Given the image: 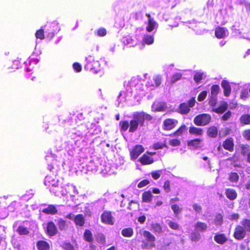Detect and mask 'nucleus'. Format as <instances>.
<instances>
[{
  "label": "nucleus",
  "instance_id": "60",
  "mask_svg": "<svg viewBox=\"0 0 250 250\" xmlns=\"http://www.w3.org/2000/svg\"><path fill=\"white\" fill-rule=\"evenodd\" d=\"M64 248L65 250H74L73 246L69 243L65 244Z\"/></svg>",
  "mask_w": 250,
  "mask_h": 250
},
{
  "label": "nucleus",
  "instance_id": "57",
  "mask_svg": "<svg viewBox=\"0 0 250 250\" xmlns=\"http://www.w3.org/2000/svg\"><path fill=\"white\" fill-rule=\"evenodd\" d=\"M73 67L77 72H80L82 71L81 65L78 62L74 63L73 64Z\"/></svg>",
  "mask_w": 250,
  "mask_h": 250
},
{
  "label": "nucleus",
  "instance_id": "28",
  "mask_svg": "<svg viewBox=\"0 0 250 250\" xmlns=\"http://www.w3.org/2000/svg\"><path fill=\"white\" fill-rule=\"evenodd\" d=\"M224 222L223 216L221 213L215 215L214 219V223L216 226H221Z\"/></svg>",
  "mask_w": 250,
  "mask_h": 250
},
{
  "label": "nucleus",
  "instance_id": "61",
  "mask_svg": "<svg viewBox=\"0 0 250 250\" xmlns=\"http://www.w3.org/2000/svg\"><path fill=\"white\" fill-rule=\"evenodd\" d=\"M146 216L145 215L140 216L138 218V221L141 224H143L146 221Z\"/></svg>",
  "mask_w": 250,
  "mask_h": 250
},
{
  "label": "nucleus",
  "instance_id": "37",
  "mask_svg": "<svg viewBox=\"0 0 250 250\" xmlns=\"http://www.w3.org/2000/svg\"><path fill=\"white\" fill-rule=\"evenodd\" d=\"M241 154L243 156H247L250 150V147L248 145H242L241 147Z\"/></svg>",
  "mask_w": 250,
  "mask_h": 250
},
{
  "label": "nucleus",
  "instance_id": "18",
  "mask_svg": "<svg viewBox=\"0 0 250 250\" xmlns=\"http://www.w3.org/2000/svg\"><path fill=\"white\" fill-rule=\"evenodd\" d=\"M38 250H49L50 245L49 243L44 240H39L36 243Z\"/></svg>",
  "mask_w": 250,
  "mask_h": 250
},
{
  "label": "nucleus",
  "instance_id": "25",
  "mask_svg": "<svg viewBox=\"0 0 250 250\" xmlns=\"http://www.w3.org/2000/svg\"><path fill=\"white\" fill-rule=\"evenodd\" d=\"M133 229L131 227L124 228L121 231L122 235L125 237H131L133 235Z\"/></svg>",
  "mask_w": 250,
  "mask_h": 250
},
{
  "label": "nucleus",
  "instance_id": "3",
  "mask_svg": "<svg viewBox=\"0 0 250 250\" xmlns=\"http://www.w3.org/2000/svg\"><path fill=\"white\" fill-rule=\"evenodd\" d=\"M211 121V116L207 113H202L196 115L193 119V123L196 126H205Z\"/></svg>",
  "mask_w": 250,
  "mask_h": 250
},
{
  "label": "nucleus",
  "instance_id": "22",
  "mask_svg": "<svg viewBox=\"0 0 250 250\" xmlns=\"http://www.w3.org/2000/svg\"><path fill=\"white\" fill-rule=\"evenodd\" d=\"M187 129V127L185 125H182L179 128L173 133L170 134V137H178L181 136L184 131Z\"/></svg>",
  "mask_w": 250,
  "mask_h": 250
},
{
  "label": "nucleus",
  "instance_id": "62",
  "mask_svg": "<svg viewBox=\"0 0 250 250\" xmlns=\"http://www.w3.org/2000/svg\"><path fill=\"white\" fill-rule=\"evenodd\" d=\"M75 216L72 213H70L67 214L66 215L65 217L67 219L74 220V218Z\"/></svg>",
  "mask_w": 250,
  "mask_h": 250
},
{
  "label": "nucleus",
  "instance_id": "46",
  "mask_svg": "<svg viewBox=\"0 0 250 250\" xmlns=\"http://www.w3.org/2000/svg\"><path fill=\"white\" fill-rule=\"evenodd\" d=\"M168 143L172 146H177L181 145V141L177 139H173L169 140Z\"/></svg>",
  "mask_w": 250,
  "mask_h": 250
},
{
  "label": "nucleus",
  "instance_id": "34",
  "mask_svg": "<svg viewBox=\"0 0 250 250\" xmlns=\"http://www.w3.org/2000/svg\"><path fill=\"white\" fill-rule=\"evenodd\" d=\"M156 24V22L153 19L150 18L148 21V25L146 28V30L148 32H150L153 30Z\"/></svg>",
  "mask_w": 250,
  "mask_h": 250
},
{
  "label": "nucleus",
  "instance_id": "39",
  "mask_svg": "<svg viewBox=\"0 0 250 250\" xmlns=\"http://www.w3.org/2000/svg\"><path fill=\"white\" fill-rule=\"evenodd\" d=\"M171 208L176 216L181 212L182 208H180L177 204H173L171 206Z\"/></svg>",
  "mask_w": 250,
  "mask_h": 250
},
{
  "label": "nucleus",
  "instance_id": "1",
  "mask_svg": "<svg viewBox=\"0 0 250 250\" xmlns=\"http://www.w3.org/2000/svg\"><path fill=\"white\" fill-rule=\"evenodd\" d=\"M152 117L144 112H136L132 116V119L128 122V121H121L119 123L120 131L124 132L128 129L129 133L135 132L139 126L143 127L145 125V121H150Z\"/></svg>",
  "mask_w": 250,
  "mask_h": 250
},
{
  "label": "nucleus",
  "instance_id": "38",
  "mask_svg": "<svg viewBox=\"0 0 250 250\" xmlns=\"http://www.w3.org/2000/svg\"><path fill=\"white\" fill-rule=\"evenodd\" d=\"M151 227L154 232L161 233L163 232L162 227L158 223L152 224Z\"/></svg>",
  "mask_w": 250,
  "mask_h": 250
},
{
  "label": "nucleus",
  "instance_id": "40",
  "mask_svg": "<svg viewBox=\"0 0 250 250\" xmlns=\"http://www.w3.org/2000/svg\"><path fill=\"white\" fill-rule=\"evenodd\" d=\"M220 91V88L218 85L214 84L211 87V95L217 96Z\"/></svg>",
  "mask_w": 250,
  "mask_h": 250
},
{
  "label": "nucleus",
  "instance_id": "42",
  "mask_svg": "<svg viewBox=\"0 0 250 250\" xmlns=\"http://www.w3.org/2000/svg\"><path fill=\"white\" fill-rule=\"evenodd\" d=\"M201 238L200 234L198 232H193L190 234V239L193 242H197Z\"/></svg>",
  "mask_w": 250,
  "mask_h": 250
},
{
  "label": "nucleus",
  "instance_id": "7",
  "mask_svg": "<svg viewBox=\"0 0 250 250\" xmlns=\"http://www.w3.org/2000/svg\"><path fill=\"white\" fill-rule=\"evenodd\" d=\"M101 222L105 224L112 225L114 223V217L110 211H104L101 214Z\"/></svg>",
  "mask_w": 250,
  "mask_h": 250
},
{
  "label": "nucleus",
  "instance_id": "5",
  "mask_svg": "<svg viewBox=\"0 0 250 250\" xmlns=\"http://www.w3.org/2000/svg\"><path fill=\"white\" fill-rule=\"evenodd\" d=\"M178 124V121L175 119L167 118L164 120L162 124L163 130L168 131L174 129Z\"/></svg>",
  "mask_w": 250,
  "mask_h": 250
},
{
  "label": "nucleus",
  "instance_id": "24",
  "mask_svg": "<svg viewBox=\"0 0 250 250\" xmlns=\"http://www.w3.org/2000/svg\"><path fill=\"white\" fill-rule=\"evenodd\" d=\"M83 238L85 242L88 243H92L94 240L93 234L91 231L88 229H86L84 230Z\"/></svg>",
  "mask_w": 250,
  "mask_h": 250
},
{
  "label": "nucleus",
  "instance_id": "32",
  "mask_svg": "<svg viewBox=\"0 0 250 250\" xmlns=\"http://www.w3.org/2000/svg\"><path fill=\"white\" fill-rule=\"evenodd\" d=\"M195 229L196 230L204 231L206 230L207 225L203 222H198L195 226Z\"/></svg>",
  "mask_w": 250,
  "mask_h": 250
},
{
  "label": "nucleus",
  "instance_id": "15",
  "mask_svg": "<svg viewBox=\"0 0 250 250\" xmlns=\"http://www.w3.org/2000/svg\"><path fill=\"white\" fill-rule=\"evenodd\" d=\"M227 30L224 28L218 26L215 29V36L217 39H222L226 36Z\"/></svg>",
  "mask_w": 250,
  "mask_h": 250
},
{
  "label": "nucleus",
  "instance_id": "55",
  "mask_svg": "<svg viewBox=\"0 0 250 250\" xmlns=\"http://www.w3.org/2000/svg\"><path fill=\"white\" fill-rule=\"evenodd\" d=\"M149 184V181L148 180L144 179L141 181L137 185L139 188H142Z\"/></svg>",
  "mask_w": 250,
  "mask_h": 250
},
{
  "label": "nucleus",
  "instance_id": "36",
  "mask_svg": "<svg viewBox=\"0 0 250 250\" xmlns=\"http://www.w3.org/2000/svg\"><path fill=\"white\" fill-rule=\"evenodd\" d=\"M17 232L20 235H26L29 233L28 229L24 226H20L17 229Z\"/></svg>",
  "mask_w": 250,
  "mask_h": 250
},
{
  "label": "nucleus",
  "instance_id": "6",
  "mask_svg": "<svg viewBox=\"0 0 250 250\" xmlns=\"http://www.w3.org/2000/svg\"><path fill=\"white\" fill-rule=\"evenodd\" d=\"M247 235V232L240 225L236 226L233 234V237L237 240L241 241L245 238Z\"/></svg>",
  "mask_w": 250,
  "mask_h": 250
},
{
  "label": "nucleus",
  "instance_id": "59",
  "mask_svg": "<svg viewBox=\"0 0 250 250\" xmlns=\"http://www.w3.org/2000/svg\"><path fill=\"white\" fill-rule=\"evenodd\" d=\"M239 218V215L238 213H233L231 215L230 219L231 220H237Z\"/></svg>",
  "mask_w": 250,
  "mask_h": 250
},
{
  "label": "nucleus",
  "instance_id": "56",
  "mask_svg": "<svg viewBox=\"0 0 250 250\" xmlns=\"http://www.w3.org/2000/svg\"><path fill=\"white\" fill-rule=\"evenodd\" d=\"M231 116V112L230 111H228L226 112L221 117L222 120L226 121L228 120Z\"/></svg>",
  "mask_w": 250,
  "mask_h": 250
},
{
  "label": "nucleus",
  "instance_id": "33",
  "mask_svg": "<svg viewBox=\"0 0 250 250\" xmlns=\"http://www.w3.org/2000/svg\"><path fill=\"white\" fill-rule=\"evenodd\" d=\"M96 240L97 242L102 245H104L106 243V238L104 235L103 233H99L96 236Z\"/></svg>",
  "mask_w": 250,
  "mask_h": 250
},
{
  "label": "nucleus",
  "instance_id": "53",
  "mask_svg": "<svg viewBox=\"0 0 250 250\" xmlns=\"http://www.w3.org/2000/svg\"><path fill=\"white\" fill-rule=\"evenodd\" d=\"M243 137L247 141H250V129L245 130L242 133Z\"/></svg>",
  "mask_w": 250,
  "mask_h": 250
},
{
  "label": "nucleus",
  "instance_id": "27",
  "mask_svg": "<svg viewBox=\"0 0 250 250\" xmlns=\"http://www.w3.org/2000/svg\"><path fill=\"white\" fill-rule=\"evenodd\" d=\"M240 123L243 125H250V115L248 114L242 115L239 119Z\"/></svg>",
  "mask_w": 250,
  "mask_h": 250
},
{
  "label": "nucleus",
  "instance_id": "47",
  "mask_svg": "<svg viewBox=\"0 0 250 250\" xmlns=\"http://www.w3.org/2000/svg\"><path fill=\"white\" fill-rule=\"evenodd\" d=\"M208 92L207 91H203L199 93L198 96L197 100L199 102L204 101L207 96Z\"/></svg>",
  "mask_w": 250,
  "mask_h": 250
},
{
  "label": "nucleus",
  "instance_id": "29",
  "mask_svg": "<svg viewBox=\"0 0 250 250\" xmlns=\"http://www.w3.org/2000/svg\"><path fill=\"white\" fill-rule=\"evenodd\" d=\"M228 108V105L226 103H224L223 104L220 105L216 108H214L212 111L215 113L222 114L224 113Z\"/></svg>",
  "mask_w": 250,
  "mask_h": 250
},
{
  "label": "nucleus",
  "instance_id": "4",
  "mask_svg": "<svg viewBox=\"0 0 250 250\" xmlns=\"http://www.w3.org/2000/svg\"><path fill=\"white\" fill-rule=\"evenodd\" d=\"M195 104V98L192 97L188 101V103H182L180 104L178 107V112L183 115L188 114L190 110V108L193 107Z\"/></svg>",
  "mask_w": 250,
  "mask_h": 250
},
{
  "label": "nucleus",
  "instance_id": "49",
  "mask_svg": "<svg viewBox=\"0 0 250 250\" xmlns=\"http://www.w3.org/2000/svg\"><path fill=\"white\" fill-rule=\"evenodd\" d=\"M106 35V30L104 27L99 28L97 31V35L99 37H104Z\"/></svg>",
  "mask_w": 250,
  "mask_h": 250
},
{
  "label": "nucleus",
  "instance_id": "58",
  "mask_svg": "<svg viewBox=\"0 0 250 250\" xmlns=\"http://www.w3.org/2000/svg\"><path fill=\"white\" fill-rule=\"evenodd\" d=\"M160 170L153 171L151 172V176L154 180H157L160 177Z\"/></svg>",
  "mask_w": 250,
  "mask_h": 250
},
{
  "label": "nucleus",
  "instance_id": "19",
  "mask_svg": "<svg viewBox=\"0 0 250 250\" xmlns=\"http://www.w3.org/2000/svg\"><path fill=\"white\" fill-rule=\"evenodd\" d=\"M188 131L190 134L197 136H201L203 134V129L202 128L194 126H190L189 128Z\"/></svg>",
  "mask_w": 250,
  "mask_h": 250
},
{
  "label": "nucleus",
  "instance_id": "54",
  "mask_svg": "<svg viewBox=\"0 0 250 250\" xmlns=\"http://www.w3.org/2000/svg\"><path fill=\"white\" fill-rule=\"evenodd\" d=\"M154 82L156 86H160L162 83V77L159 75L156 76L154 78Z\"/></svg>",
  "mask_w": 250,
  "mask_h": 250
},
{
  "label": "nucleus",
  "instance_id": "26",
  "mask_svg": "<svg viewBox=\"0 0 250 250\" xmlns=\"http://www.w3.org/2000/svg\"><path fill=\"white\" fill-rule=\"evenodd\" d=\"M241 228L246 232H250V219L248 218L243 219L240 223Z\"/></svg>",
  "mask_w": 250,
  "mask_h": 250
},
{
  "label": "nucleus",
  "instance_id": "21",
  "mask_svg": "<svg viewBox=\"0 0 250 250\" xmlns=\"http://www.w3.org/2000/svg\"><path fill=\"white\" fill-rule=\"evenodd\" d=\"M42 212L46 214L54 215L58 212V209L53 205H49L47 208L42 209Z\"/></svg>",
  "mask_w": 250,
  "mask_h": 250
},
{
  "label": "nucleus",
  "instance_id": "11",
  "mask_svg": "<svg viewBox=\"0 0 250 250\" xmlns=\"http://www.w3.org/2000/svg\"><path fill=\"white\" fill-rule=\"evenodd\" d=\"M139 161L142 165H149L154 162V160L152 157L145 153L139 158Z\"/></svg>",
  "mask_w": 250,
  "mask_h": 250
},
{
  "label": "nucleus",
  "instance_id": "14",
  "mask_svg": "<svg viewBox=\"0 0 250 250\" xmlns=\"http://www.w3.org/2000/svg\"><path fill=\"white\" fill-rule=\"evenodd\" d=\"M225 195L229 200L233 201L237 197L236 191L233 188H227L225 190Z\"/></svg>",
  "mask_w": 250,
  "mask_h": 250
},
{
  "label": "nucleus",
  "instance_id": "20",
  "mask_svg": "<svg viewBox=\"0 0 250 250\" xmlns=\"http://www.w3.org/2000/svg\"><path fill=\"white\" fill-rule=\"evenodd\" d=\"M218 129L215 126H211L208 128L207 134L210 138H215L218 135Z\"/></svg>",
  "mask_w": 250,
  "mask_h": 250
},
{
  "label": "nucleus",
  "instance_id": "12",
  "mask_svg": "<svg viewBox=\"0 0 250 250\" xmlns=\"http://www.w3.org/2000/svg\"><path fill=\"white\" fill-rule=\"evenodd\" d=\"M202 142V139L200 138H195L188 141L187 145L188 146L192 147L194 149H197L201 147L202 146L201 143Z\"/></svg>",
  "mask_w": 250,
  "mask_h": 250
},
{
  "label": "nucleus",
  "instance_id": "16",
  "mask_svg": "<svg viewBox=\"0 0 250 250\" xmlns=\"http://www.w3.org/2000/svg\"><path fill=\"white\" fill-rule=\"evenodd\" d=\"M74 222L76 226L83 227L85 224V219L82 214H78L74 217Z\"/></svg>",
  "mask_w": 250,
  "mask_h": 250
},
{
  "label": "nucleus",
  "instance_id": "43",
  "mask_svg": "<svg viewBox=\"0 0 250 250\" xmlns=\"http://www.w3.org/2000/svg\"><path fill=\"white\" fill-rule=\"evenodd\" d=\"M217 96H210L208 100V104L209 106L213 107L215 106L217 104Z\"/></svg>",
  "mask_w": 250,
  "mask_h": 250
},
{
  "label": "nucleus",
  "instance_id": "44",
  "mask_svg": "<svg viewBox=\"0 0 250 250\" xmlns=\"http://www.w3.org/2000/svg\"><path fill=\"white\" fill-rule=\"evenodd\" d=\"M203 73L197 72L194 75L193 80L196 83H199L203 79Z\"/></svg>",
  "mask_w": 250,
  "mask_h": 250
},
{
  "label": "nucleus",
  "instance_id": "52",
  "mask_svg": "<svg viewBox=\"0 0 250 250\" xmlns=\"http://www.w3.org/2000/svg\"><path fill=\"white\" fill-rule=\"evenodd\" d=\"M163 188L166 192H169L170 191V183L169 180L165 182L163 185Z\"/></svg>",
  "mask_w": 250,
  "mask_h": 250
},
{
  "label": "nucleus",
  "instance_id": "41",
  "mask_svg": "<svg viewBox=\"0 0 250 250\" xmlns=\"http://www.w3.org/2000/svg\"><path fill=\"white\" fill-rule=\"evenodd\" d=\"M182 77V74L180 73H177L173 74L171 79L170 83L171 84L175 83L177 81L180 80Z\"/></svg>",
  "mask_w": 250,
  "mask_h": 250
},
{
  "label": "nucleus",
  "instance_id": "35",
  "mask_svg": "<svg viewBox=\"0 0 250 250\" xmlns=\"http://www.w3.org/2000/svg\"><path fill=\"white\" fill-rule=\"evenodd\" d=\"M239 179V176L237 173L233 172L229 174V180L231 183H237Z\"/></svg>",
  "mask_w": 250,
  "mask_h": 250
},
{
  "label": "nucleus",
  "instance_id": "8",
  "mask_svg": "<svg viewBox=\"0 0 250 250\" xmlns=\"http://www.w3.org/2000/svg\"><path fill=\"white\" fill-rule=\"evenodd\" d=\"M45 232L48 236L52 237L58 233V230L54 223L53 221H49L46 224Z\"/></svg>",
  "mask_w": 250,
  "mask_h": 250
},
{
  "label": "nucleus",
  "instance_id": "48",
  "mask_svg": "<svg viewBox=\"0 0 250 250\" xmlns=\"http://www.w3.org/2000/svg\"><path fill=\"white\" fill-rule=\"evenodd\" d=\"M164 147H167V146L166 144H162L157 142L153 144V148L155 150L162 149Z\"/></svg>",
  "mask_w": 250,
  "mask_h": 250
},
{
  "label": "nucleus",
  "instance_id": "30",
  "mask_svg": "<svg viewBox=\"0 0 250 250\" xmlns=\"http://www.w3.org/2000/svg\"><path fill=\"white\" fill-rule=\"evenodd\" d=\"M57 225L59 227V229L61 231L65 230L67 228L66 221L62 218H60L58 220Z\"/></svg>",
  "mask_w": 250,
  "mask_h": 250
},
{
  "label": "nucleus",
  "instance_id": "64",
  "mask_svg": "<svg viewBox=\"0 0 250 250\" xmlns=\"http://www.w3.org/2000/svg\"><path fill=\"white\" fill-rule=\"evenodd\" d=\"M55 34L53 32H50L47 35V38H49V40L52 39L54 37Z\"/></svg>",
  "mask_w": 250,
  "mask_h": 250
},
{
  "label": "nucleus",
  "instance_id": "51",
  "mask_svg": "<svg viewBox=\"0 0 250 250\" xmlns=\"http://www.w3.org/2000/svg\"><path fill=\"white\" fill-rule=\"evenodd\" d=\"M193 210L198 213H200L202 212V206L197 204V203H194L193 204L192 206Z\"/></svg>",
  "mask_w": 250,
  "mask_h": 250
},
{
  "label": "nucleus",
  "instance_id": "17",
  "mask_svg": "<svg viewBox=\"0 0 250 250\" xmlns=\"http://www.w3.org/2000/svg\"><path fill=\"white\" fill-rule=\"evenodd\" d=\"M221 86L224 89V95L226 97L229 96L231 90L229 83L226 80H223L221 82Z\"/></svg>",
  "mask_w": 250,
  "mask_h": 250
},
{
  "label": "nucleus",
  "instance_id": "2",
  "mask_svg": "<svg viewBox=\"0 0 250 250\" xmlns=\"http://www.w3.org/2000/svg\"><path fill=\"white\" fill-rule=\"evenodd\" d=\"M143 234L145 237L146 242L143 241L141 245L142 248L146 250H151L156 247L155 242L156 238L155 236L148 230H144Z\"/></svg>",
  "mask_w": 250,
  "mask_h": 250
},
{
  "label": "nucleus",
  "instance_id": "23",
  "mask_svg": "<svg viewBox=\"0 0 250 250\" xmlns=\"http://www.w3.org/2000/svg\"><path fill=\"white\" fill-rule=\"evenodd\" d=\"M142 201L145 203H150L152 201L153 195L150 190L145 191L142 194Z\"/></svg>",
  "mask_w": 250,
  "mask_h": 250
},
{
  "label": "nucleus",
  "instance_id": "45",
  "mask_svg": "<svg viewBox=\"0 0 250 250\" xmlns=\"http://www.w3.org/2000/svg\"><path fill=\"white\" fill-rule=\"evenodd\" d=\"M169 227L174 230H178L179 228V225L176 222L169 221L168 222Z\"/></svg>",
  "mask_w": 250,
  "mask_h": 250
},
{
  "label": "nucleus",
  "instance_id": "50",
  "mask_svg": "<svg viewBox=\"0 0 250 250\" xmlns=\"http://www.w3.org/2000/svg\"><path fill=\"white\" fill-rule=\"evenodd\" d=\"M35 36L37 39H39L40 40H43L44 38L43 30L42 29H41L37 31V32L35 34Z\"/></svg>",
  "mask_w": 250,
  "mask_h": 250
},
{
  "label": "nucleus",
  "instance_id": "13",
  "mask_svg": "<svg viewBox=\"0 0 250 250\" xmlns=\"http://www.w3.org/2000/svg\"><path fill=\"white\" fill-rule=\"evenodd\" d=\"M214 240L218 244L223 245L227 241L228 239L224 233H216L214 236Z\"/></svg>",
  "mask_w": 250,
  "mask_h": 250
},
{
  "label": "nucleus",
  "instance_id": "31",
  "mask_svg": "<svg viewBox=\"0 0 250 250\" xmlns=\"http://www.w3.org/2000/svg\"><path fill=\"white\" fill-rule=\"evenodd\" d=\"M154 38L152 35H146L144 36L143 42L147 45L152 44L154 42Z\"/></svg>",
  "mask_w": 250,
  "mask_h": 250
},
{
  "label": "nucleus",
  "instance_id": "10",
  "mask_svg": "<svg viewBox=\"0 0 250 250\" xmlns=\"http://www.w3.org/2000/svg\"><path fill=\"white\" fill-rule=\"evenodd\" d=\"M223 148L230 152L234 150V143L233 139L231 137L226 139L222 144Z\"/></svg>",
  "mask_w": 250,
  "mask_h": 250
},
{
  "label": "nucleus",
  "instance_id": "63",
  "mask_svg": "<svg viewBox=\"0 0 250 250\" xmlns=\"http://www.w3.org/2000/svg\"><path fill=\"white\" fill-rule=\"evenodd\" d=\"M152 192H153V193H154L155 194H158L160 193V190L158 188H152Z\"/></svg>",
  "mask_w": 250,
  "mask_h": 250
},
{
  "label": "nucleus",
  "instance_id": "9",
  "mask_svg": "<svg viewBox=\"0 0 250 250\" xmlns=\"http://www.w3.org/2000/svg\"><path fill=\"white\" fill-rule=\"evenodd\" d=\"M145 149L141 145H135L130 151V156L132 160L136 159L144 151Z\"/></svg>",
  "mask_w": 250,
  "mask_h": 250
}]
</instances>
